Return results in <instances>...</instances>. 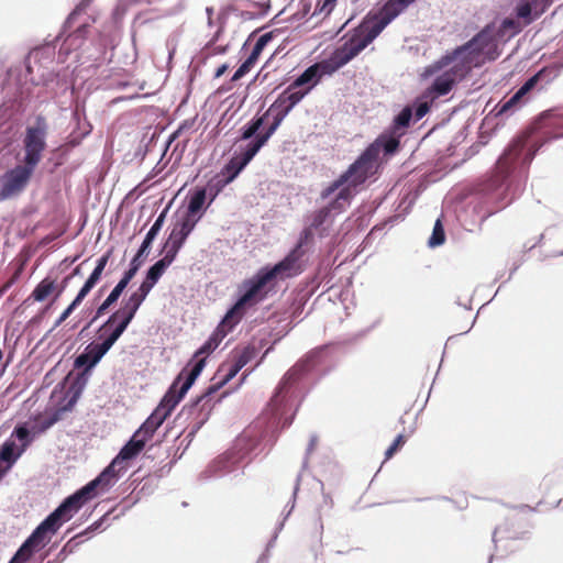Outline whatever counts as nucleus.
Listing matches in <instances>:
<instances>
[{
	"label": "nucleus",
	"mask_w": 563,
	"mask_h": 563,
	"mask_svg": "<svg viewBox=\"0 0 563 563\" xmlns=\"http://www.w3.org/2000/svg\"><path fill=\"white\" fill-rule=\"evenodd\" d=\"M91 2H77L74 10L67 15L58 35L51 42L31 49L24 58L10 66L0 82L2 102L12 110L22 112L33 98L36 86L48 87L57 80L58 74L53 68L57 52V63L66 62L68 55L78 48L86 38L89 27L96 22L90 11Z\"/></svg>",
	"instance_id": "1"
},
{
	"label": "nucleus",
	"mask_w": 563,
	"mask_h": 563,
	"mask_svg": "<svg viewBox=\"0 0 563 563\" xmlns=\"http://www.w3.org/2000/svg\"><path fill=\"white\" fill-rule=\"evenodd\" d=\"M334 367L335 362L330 346L322 345L309 351L283 375L267 404L273 427L282 424L280 430L271 431V448L276 443L279 433L292 423L308 394Z\"/></svg>",
	"instance_id": "2"
},
{
	"label": "nucleus",
	"mask_w": 563,
	"mask_h": 563,
	"mask_svg": "<svg viewBox=\"0 0 563 563\" xmlns=\"http://www.w3.org/2000/svg\"><path fill=\"white\" fill-rule=\"evenodd\" d=\"M536 156L533 145L527 140L515 137L497 158V174L490 176L481 187L478 203L484 210L481 222L510 205L525 189L528 169Z\"/></svg>",
	"instance_id": "3"
},
{
	"label": "nucleus",
	"mask_w": 563,
	"mask_h": 563,
	"mask_svg": "<svg viewBox=\"0 0 563 563\" xmlns=\"http://www.w3.org/2000/svg\"><path fill=\"white\" fill-rule=\"evenodd\" d=\"M313 240V233L303 229L294 247L276 263L260 267L252 276L242 280L227 308L225 319H241L249 310L264 302L275 291L279 280L294 278L306 269V246Z\"/></svg>",
	"instance_id": "4"
},
{
	"label": "nucleus",
	"mask_w": 563,
	"mask_h": 563,
	"mask_svg": "<svg viewBox=\"0 0 563 563\" xmlns=\"http://www.w3.org/2000/svg\"><path fill=\"white\" fill-rule=\"evenodd\" d=\"M413 2H376L360 21L350 30L344 42L334 52L344 65L358 56L379 34Z\"/></svg>",
	"instance_id": "5"
},
{
	"label": "nucleus",
	"mask_w": 563,
	"mask_h": 563,
	"mask_svg": "<svg viewBox=\"0 0 563 563\" xmlns=\"http://www.w3.org/2000/svg\"><path fill=\"white\" fill-rule=\"evenodd\" d=\"M498 40L495 35V22H489L475 33L468 41L446 51L437 60L426 66L420 73L421 80H428L431 76L442 70L456 59L460 64L468 66L474 58L490 54Z\"/></svg>",
	"instance_id": "6"
},
{
	"label": "nucleus",
	"mask_w": 563,
	"mask_h": 563,
	"mask_svg": "<svg viewBox=\"0 0 563 563\" xmlns=\"http://www.w3.org/2000/svg\"><path fill=\"white\" fill-rule=\"evenodd\" d=\"M268 428L258 431L256 434L252 432H243L239 435L230 450L213 460L209 466L199 474L200 481H209L211 478L222 477L233 471L245 460H252L257 455V449L263 440L268 437Z\"/></svg>",
	"instance_id": "7"
},
{
	"label": "nucleus",
	"mask_w": 563,
	"mask_h": 563,
	"mask_svg": "<svg viewBox=\"0 0 563 563\" xmlns=\"http://www.w3.org/2000/svg\"><path fill=\"white\" fill-rule=\"evenodd\" d=\"M274 107L275 101L263 114L257 112L239 130V137L236 141H246L245 144L240 146L243 147L252 157H255L262 147L267 144L268 140L280 126L284 119L290 113V110L286 107L279 106L275 109Z\"/></svg>",
	"instance_id": "8"
},
{
	"label": "nucleus",
	"mask_w": 563,
	"mask_h": 563,
	"mask_svg": "<svg viewBox=\"0 0 563 563\" xmlns=\"http://www.w3.org/2000/svg\"><path fill=\"white\" fill-rule=\"evenodd\" d=\"M91 496L85 494L81 487L66 496L31 532V540L45 548L57 533L59 528L69 521L85 505L91 501Z\"/></svg>",
	"instance_id": "9"
},
{
	"label": "nucleus",
	"mask_w": 563,
	"mask_h": 563,
	"mask_svg": "<svg viewBox=\"0 0 563 563\" xmlns=\"http://www.w3.org/2000/svg\"><path fill=\"white\" fill-rule=\"evenodd\" d=\"M227 312L221 318L216 330L208 336V339L194 352L191 357L188 360L186 365L179 371L174 378H180V385H186L192 378V386L201 375L202 371L207 365V358L212 354L223 338L232 332L235 327L243 320L245 314L241 319H225Z\"/></svg>",
	"instance_id": "10"
},
{
	"label": "nucleus",
	"mask_w": 563,
	"mask_h": 563,
	"mask_svg": "<svg viewBox=\"0 0 563 563\" xmlns=\"http://www.w3.org/2000/svg\"><path fill=\"white\" fill-rule=\"evenodd\" d=\"M191 387V379L189 383L181 386L180 378H174L159 399L157 406L134 432L139 433L143 439H146V441L150 442L156 430L172 415Z\"/></svg>",
	"instance_id": "11"
},
{
	"label": "nucleus",
	"mask_w": 563,
	"mask_h": 563,
	"mask_svg": "<svg viewBox=\"0 0 563 563\" xmlns=\"http://www.w3.org/2000/svg\"><path fill=\"white\" fill-rule=\"evenodd\" d=\"M223 387L224 386L220 380L210 384L200 395L191 398L177 415L175 421L180 419L189 421L188 433L185 438V440H188V444L209 420L216 405L213 395Z\"/></svg>",
	"instance_id": "12"
},
{
	"label": "nucleus",
	"mask_w": 563,
	"mask_h": 563,
	"mask_svg": "<svg viewBox=\"0 0 563 563\" xmlns=\"http://www.w3.org/2000/svg\"><path fill=\"white\" fill-rule=\"evenodd\" d=\"M253 158L239 145L220 172L212 176L205 186H198V188L205 192V196L212 203L220 192L239 177Z\"/></svg>",
	"instance_id": "13"
},
{
	"label": "nucleus",
	"mask_w": 563,
	"mask_h": 563,
	"mask_svg": "<svg viewBox=\"0 0 563 563\" xmlns=\"http://www.w3.org/2000/svg\"><path fill=\"white\" fill-rule=\"evenodd\" d=\"M48 123L43 114H37L33 124L25 128L23 144V164L36 169L47 147Z\"/></svg>",
	"instance_id": "14"
},
{
	"label": "nucleus",
	"mask_w": 563,
	"mask_h": 563,
	"mask_svg": "<svg viewBox=\"0 0 563 563\" xmlns=\"http://www.w3.org/2000/svg\"><path fill=\"white\" fill-rule=\"evenodd\" d=\"M470 71L471 67L460 64L457 59L452 62L449 66L433 75V80L423 90V97L434 101L440 97L446 96L459 82L466 78Z\"/></svg>",
	"instance_id": "15"
},
{
	"label": "nucleus",
	"mask_w": 563,
	"mask_h": 563,
	"mask_svg": "<svg viewBox=\"0 0 563 563\" xmlns=\"http://www.w3.org/2000/svg\"><path fill=\"white\" fill-rule=\"evenodd\" d=\"M35 169L16 164L0 175V202L19 197L29 186Z\"/></svg>",
	"instance_id": "16"
},
{
	"label": "nucleus",
	"mask_w": 563,
	"mask_h": 563,
	"mask_svg": "<svg viewBox=\"0 0 563 563\" xmlns=\"http://www.w3.org/2000/svg\"><path fill=\"white\" fill-rule=\"evenodd\" d=\"M376 159L377 148L374 144H371L338 176L340 181H342L344 186L352 188L364 184Z\"/></svg>",
	"instance_id": "17"
},
{
	"label": "nucleus",
	"mask_w": 563,
	"mask_h": 563,
	"mask_svg": "<svg viewBox=\"0 0 563 563\" xmlns=\"http://www.w3.org/2000/svg\"><path fill=\"white\" fill-rule=\"evenodd\" d=\"M560 74V67L555 65L543 66L533 76L528 78L511 96L503 99L511 103L519 111L528 101V93L533 88L541 89L544 84L551 82Z\"/></svg>",
	"instance_id": "18"
},
{
	"label": "nucleus",
	"mask_w": 563,
	"mask_h": 563,
	"mask_svg": "<svg viewBox=\"0 0 563 563\" xmlns=\"http://www.w3.org/2000/svg\"><path fill=\"white\" fill-rule=\"evenodd\" d=\"M292 3L294 2H288V5L279 10V12L274 16L273 21L276 23L289 21L291 23L300 24L302 21L307 22L308 20L317 18L321 13H324V16H328L332 13L338 2H317V7L309 18L308 15L311 10V2H297L296 11L292 12L289 16L280 19L283 14L292 8Z\"/></svg>",
	"instance_id": "19"
},
{
	"label": "nucleus",
	"mask_w": 563,
	"mask_h": 563,
	"mask_svg": "<svg viewBox=\"0 0 563 563\" xmlns=\"http://www.w3.org/2000/svg\"><path fill=\"white\" fill-rule=\"evenodd\" d=\"M132 323L118 310H114L96 330V339L110 349L119 341Z\"/></svg>",
	"instance_id": "20"
},
{
	"label": "nucleus",
	"mask_w": 563,
	"mask_h": 563,
	"mask_svg": "<svg viewBox=\"0 0 563 563\" xmlns=\"http://www.w3.org/2000/svg\"><path fill=\"white\" fill-rule=\"evenodd\" d=\"M126 472V466L118 465L115 461L111 462L91 481L81 486L85 494L95 499L101 492L110 489Z\"/></svg>",
	"instance_id": "21"
},
{
	"label": "nucleus",
	"mask_w": 563,
	"mask_h": 563,
	"mask_svg": "<svg viewBox=\"0 0 563 563\" xmlns=\"http://www.w3.org/2000/svg\"><path fill=\"white\" fill-rule=\"evenodd\" d=\"M126 472V466L118 465L115 461L111 462L91 481L81 486L85 494L95 499L101 492L110 489Z\"/></svg>",
	"instance_id": "22"
},
{
	"label": "nucleus",
	"mask_w": 563,
	"mask_h": 563,
	"mask_svg": "<svg viewBox=\"0 0 563 563\" xmlns=\"http://www.w3.org/2000/svg\"><path fill=\"white\" fill-rule=\"evenodd\" d=\"M170 206L167 205L156 217L154 223L146 232L143 241L141 242L140 246L137 247L135 254L130 260V265L134 266L136 269H141L144 265L145 261L147 260L151 250L153 247V243L156 240L157 235L159 234L162 228L164 227L166 217L168 214Z\"/></svg>",
	"instance_id": "23"
},
{
	"label": "nucleus",
	"mask_w": 563,
	"mask_h": 563,
	"mask_svg": "<svg viewBox=\"0 0 563 563\" xmlns=\"http://www.w3.org/2000/svg\"><path fill=\"white\" fill-rule=\"evenodd\" d=\"M274 37L275 31L265 32L257 37L247 57L239 65L231 76L230 84L239 81L250 73L257 63L262 52L274 40Z\"/></svg>",
	"instance_id": "24"
},
{
	"label": "nucleus",
	"mask_w": 563,
	"mask_h": 563,
	"mask_svg": "<svg viewBox=\"0 0 563 563\" xmlns=\"http://www.w3.org/2000/svg\"><path fill=\"white\" fill-rule=\"evenodd\" d=\"M541 129L551 141L563 137V106L548 109L540 113Z\"/></svg>",
	"instance_id": "25"
},
{
	"label": "nucleus",
	"mask_w": 563,
	"mask_h": 563,
	"mask_svg": "<svg viewBox=\"0 0 563 563\" xmlns=\"http://www.w3.org/2000/svg\"><path fill=\"white\" fill-rule=\"evenodd\" d=\"M147 443L146 439H143L139 433L133 432L112 460L115 461L118 465L128 467V464L136 460L144 451Z\"/></svg>",
	"instance_id": "26"
},
{
	"label": "nucleus",
	"mask_w": 563,
	"mask_h": 563,
	"mask_svg": "<svg viewBox=\"0 0 563 563\" xmlns=\"http://www.w3.org/2000/svg\"><path fill=\"white\" fill-rule=\"evenodd\" d=\"M553 2H516L512 13L523 27L538 20Z\"/></svg>",
	"instance_id": "27"
},
{
	"label": "nucleus",
	"mask_w": 563,
	"mask_h": 563,
	"mask_svg": "<svg viewBox=\"0 0 563 563\" xmlns=\"http://www.w3.org/2000/svg\"><path fill=\"white\" fill-rule=\"evenodd\" d=\"M211 202L205 196V192L198 187L191 189L186 196V209L181 212L196 221H200Z\"/></svg>",
	"instance_id": "28"
},
{
	"label": "nucleus",
	"mask_w": 563,
	"mask_h": 563,
	"mask_svg": "<svg viewBox=\"0 0 563 563\" xmlns=\"http://www.w3.org/2000/svg\"><path fill=\"white\" fill-rule=\"evenodd\" d=\"M152 290L140 284L136 290L121 300L120 307L117 309L124 317L133 321L142 303L145 301Z\"/></svg>",
	"instance_id": "29"
},
{
	"label": "nucleus",
	"mask_w": 563,
	"mask_h": 563,
	"mask_svg": "<svg viewBox=\"0 0 563 563\" xmlns=\"http://www.w3.org/2000/svg\"><path fill=\"white\" fill-rule=\"evenodd\" d=\"M85 388L86 387L80 385L79 383L73 382L68 387L66 395L57 400L55 407L52 410L54 411V413H57L59 420H62L63 416L66 412H70L74 410L78 400L82 396Z\"/></svg>",
	"instance_id": "30"
},
{
	"label": "nucleus",
	"mask_w": 563,
	"mask_h": 563,
	"mask_svg": "<svg viewBox=\"0 0 563 563\" xmlns=\"http://www.w3.org/2000/svg\"><path fill=\"white\" fill-rule=\"evenodd\" d=\"M266 341L260 340L257 342H250L244 346H236L230 353V360L235 366L242 369L245 365H247L252 360H254L260 351L265 346Z\"/></svg>",
	"instance_id": "31"
},
{
	"label": "nucleus",
	"mask_w": 563,
	"mask_h": 563,
	"mask_svg": "<svg viewBox=\"0 0 563 563\" xmlns=\"http://www.w3.org/2000/svg\"><path fill=\"white\" fill-rule=\"evenodd\" d=\"M139 273V269H136L132 265H128V268L122 273L120 279L114 285V287L111 289V291L108 294V296L101 301V303L110 310L120 299V297L123 295L125 289L128 288L131 280L135 277V275Z\"/></svg>",
	"instance_id": "32"
},
{
	"label": "nucleus",
	"mask_w": 563,
	"mask_h": 563,
	"mask_svg": "<svg viewBox=\"0 0 563 563\" xmlns=\"http://www.w3.org/2000/svg\"><path fill=\"white\" fill-rule=\"evenodd\" d=\"M55 288L56 279L47 275L35 285L26 301L32 300L34 302H44L45 300H48L47 302H53V306H55L57 301L55 300Z\"/></svg>",
	"instance_id": "33"
},
{
	"label": "nucleus",
	"mask_w": 563,
	"mask_h": 563,
	"mask_svg": "<svg viewBox=\"0 0 563 563\" xmlns=\"http://www.w3.org/2000/svg\"><path fill=\"white\" fill-rule=\"evenodd\" d=\"M172 264L170 261L162 256L144 271L141 284L152 290Z\"/></svg>",
	"instance_id": "34"
},
{
	"label": "nucleus",
	"mask_w": 563,
	"mask_h": 563,
	"mask_svg": "<svg viewBox=\"0 0 563 563\" xmlns=\"http://www.w3.org/2000/svg\"><path fill=\"white\" fill-rule=\"evenodd\" d=\"M309 93V89H299L290 82L275 99V108L283 106L292 110Z\"/></svg>",
	"instance_id": "35"
},
{
	"label": "nucleus",
	"mask_w": 563,
	"mask_h": 563,
	"mask_svg": "<svg viewBox=\"0 0 563 563\" xmlns=\"http://www.w3.org/2000/svg\"><path fill=\"white\" fill-rule=\"evenodd\" d=\"M23 453V449L19 448L15 440L5 439L0 445V462L3 464V468L9 472Z\"/></svg>",
	"instance_id": "36"
},
{
	"label": "nucleus",
	"mask_w": 563,
	"mask_h": 563,
	"mask_svg": "<svg viewBox=\"0 0 563 563\" xmlns=\"http://www.w3.org/2000/svg\"><path fill=\"white\" fill-rule=\"evenodd\" d=\"M522 30V24L511 12L508 16L500 20L498 26L495 25V35L498 41H503L505 38L510 40L518 35Z\"/></svg>",
	"instance_id": "37"
},
{
	"label": "nucleus",
	"mask_w": 563,
	"mask_h": 563,
	"mask_svg": "<svg viewBox=\"0 0 563 563\" xmlns=\"http://www.w3.org/2000/svg\"><path fill=\"white\" fill-rule=\"evenodd\" d=\"M186 241V239L170 230L168 236L161 244L159 254H162L164 258L174 263Z\"/></svg>",
	"instance_id": "38"
},
{
	"label": "nucleus",
	"mask_w": 563,
	"mask_h": 563,
	"mask_svg": "<svg viewBox=\"0 0 563 563\" xmlns=\"http://www.w3.org/2000/svg\"><path fill=\"white\" fill-rule=\"evenodd\" d=\"M321 81L318 63L308 66L302 73L297 75L294 80V87L299 89H309V92Z\"/></svg>",
	"instance_id": "39"
},
{
	"label": "nucleus",
	"mask_w": 563,
	"mask_h": 563,
	"mask_svg": "<svg viewBox=\"0 0 563 563\" xmlns=\"http://www.w3.org/2000/svg\"><path fill=\"white\" fill-rule=\"evenodd\" d=\"M74 368L82 369L78 373L74 379V382L79 383L82 386H87L93 369L96 366H92V358L88 356V353L82 351L79 353L74 360Z\"/></svg>",
	"instance_id": "40"
},
{
	"label": "nucleus",
	"mask_w": 563,
	"mask_h": 563,
	"mask_svg": "<svg viewBox=\"0 0 563 563\" xmlns=\"http://www.w3.org/2000/svg\"><path fill=\"white\" fill-rule=\"evenodd\" d=\"M43 548L29 536L15 551L9 563H27L33 555L41 552Z\"/></svg>",
	"instance_id": "41"
},
{
	"label": "nucleus",
	"mask_w": 563,
	"mask_h": 563,
	"mask_svg": "<svg viewBox=\"0 0 563 563\" xmlns=\"http://www.w3.org/2000/svg\"><path fill=\"white\" fill-rule=\"evenodd\" d=\"M11 439L19 442V448L23 449V452L33 443V441L37 438L35 431L32 429L30 423H18L12 432Z\"/></svg>",
	"instance_id": "42"
},
{
	"label": "nucleus",
	"mask_w": 563,
	"mask_h": 563,
	"mask_svg": "<svg viewBox=\"0 0 563 563\" xmlns=\"http://www.w3.org/2000/svg\"><path fill=\"white\" fill-rule=\"evenodd\" d=\"M412 124H415V120L411 117V110L406 106L394 115L391 123L389 125V131L398 136H402L407 129H409Z\"/></svg>",
	"instance_id": "43"
},
{
	"label": "nucleus",
	"mask_w": 563,
	"mask_h": 563,
	"mask_svg": "<svg viewBox=\"0 0 563 563\" xmlns=\"http://www.w3.org/2000/svg\"><path fill=\"white\" fill-rule=\"evenodd\" d=\"M310 298L311 294H308L307 291H301L300 289H297L295 292L291 294V296L288 299V312L292 320L300 317Z\"/></svg>",
	"instance_id": "44"
},
{
	"label": "nucleus",
	"mask_w": 563,
	"mask_h": 563,
	"mask_svg": "<svg viewBox=\"0 0 563 563\" xmlns=\"http://www.w3.org/2000/svg\"><path fill=\"white\" fill-rule=\"evenodd\" d=\"M517 111L512 108L511 103L507 102L503 98L489 110V113L486 117V120L495 119L497 120L496 125H500L504 121L511 115H514Z\"/></svg>",
	"instance_id": "45"
},
{
	"label": "nucleus",
	"mask_w": 563,
	"mask_h": 563,
	"mask_svg": "<svg viewBox=\"0 0 563 563\" xmlns=\"http://www.w3.org/2000/svg\"><path fill=\"white\" fill-rule=\"evenodd\" d=\"M409 208H410V206H407L404 212L389 216L383 222L375 224L369 230V232L366 234L363 243L364 244L371 243L372 240L375 238V235L378 232H383L386 227H393L397 222L402 221L405 219V217L409 213Z\"/></svg>",
	"instance_id": "46"
},
{
	"label": "nucleus",
	"mask_w": 563,
	"mask_h": 563,
	"mask_svg": "<svg viewBox=\"0 0 563 563\" xmlns=\"http://www.w3.org/2000/svg\"><path fill=\"white\" fill-rule=\"evenodd\" d=\"M431 102L429 98L423 97V92L417 97L411 103L406 107L411 110V117L415 123L424 118L431 110Z\"/></svg>",
	"instance_id": "47"
},
{
	"label": "nucleus",
	"mask_w": 563,
	"mask_h": 563,
	"mask_svg": "<svg viewBox=\"0 0 563 563\" xmlns=\"http://www.w3.org/2000/svg\"><path fill=\"white\" fill-rule=\"evenodd\" d=\"M399 139L400 136H398V134L394 136L388 134L387 131H385L376 139L375 143L373 144L379 146L385 154L395 155L396 153H398L400 148Z\"/></svg>",
	"instance_id": "48"
},
{
	"label": "nucleus",
	"mask_w": 563,
	"mask_h": 563,
	"mask_svg": "<svg viewBox=\"0 0 563 563\" xmlns=\"http://www.w3.org/2000/svg\"><path fill=\"white\" fill-rule=\"evenodd\" d=\"M135 473L132 474L131 481H130V487H132V494H135V496L141 500L142 497L148 496L153 494L154 492V485L151 478H139L134 477Z\"/></svg>",
	"instance_id": "49"
},
{
	"label": "nucleus",
	"mask_w": 563,
	"mask_h": 563,
	"mask_svg": "<svg viewBox=\"0 0 563 563\" xmlns=\"http://www.w3.org/2000/svg\"><path fill=\"white\" fill-rule=\"evenodd\" d=\"M352 187L343 186L341 187L334 197L328 202L330 209L334 210V213H340L344 210V206L350 203L353 194L351 190Z\"/></svg>",
	"instance_id": "50"
},
{
	"label": "nucleus",
	"mask_w": 563,
	"mask_h": 563,
	"mask_svg": "<svg viewBox=\"0 0 563 563\" xmlns=\"http://www.w3.org/2000/svg\"><path fill=\"white\" fill-rule=\"evenodd\" d=\"M253 8L241 11L240 16L243 21L261 20L265 18L272 8V2H252Z\"/></svg>",
	"instance_id": "51"
},
{
	"label": "nucleus",
	"mask_w": 563,
	"mask_h": 563,
	"mask_svg": "<svg viewBox=\"0 0 563 563\" xmlns=\"http://www.w3.org/2000/svg\"><path fill=\"white\" fill-rule=\"evenodd\" d=\"M253 8L241 11L240 16L243 21L261 20L265 18L272 8V2H252Z\"/></svg>",
	"instance_id": "52"
},
{
	"label": "nucleus",
	"mask_w": 563,
	"mask_h": 563,
	"mask_svg": "<svg viewBox=\"0 0 563 563\" xmlns=\"http://www.w3.org/2000/svg\"><path fill=\"white\" fill-rule=\"evenodd\" d=\"M446 241V234L444 229V223L442 216H440L434 224L431 232V235L429 236L427 241V245L429 249H437L439 246H442Z\"/></svg>",
	"instance_id": "53"
},
{
	"label": "nucleus",
	"mask_w": 563,
	"mask_h": 563,
	"mask_svg": "<svg viewBox=\"0 0 563 563\" xmlns=\"http://www.w3.org/2000/svg\"><path fill=\"white\" fill-rule=\"evenodd\" d=\"M344 66L345 65L339 58L334 51L330 54L328 58L323 59L320 64H318L319 74L321 75V78L323 76H332L334 73H336Z\"/></svg>",
	"instance_id": "54"
},
{
	"label": "nucleus",
	"mask_w": 563,
	"mask_h": 563,
	"mask_svg": "<svg viewBox=\"0 0 563 563\" xmlns=\"http://www.w3.org/2000/svg\"><path fill=\"white\" fill-rule=\"evenodd\" d=\"M73 147L74 146H71V143L68 141L67 143L60 144L51 151V156L47 161L53 164V172L65 164Z\"/></svg>",
	"instance_id": "55"
},
{
	"label": "nucleus",
	"mask_w": 563,
	"mask_h": 563,
	"mask_svg": "<svg viewBox=\"0 0 563 563\" xmlns=\"http://www.w3.org/2000/svg\"><path fill=\"white\" fill-rule=\"evenodd\" d=\"M111 349L97 340L88 343L84 351L92 358V366H97Z\"/></svg>",
	"instance_id": "56"
},
{
	"label": "nucleus",
	"mask_w": 563,
	"mask_h": 563,
	"mask_svg": "<svg viewBox=\"0 0 563 563\" xmlns=\"http://www.w3.org/2000/svg\"><path fill=\"white\" fill-rule=\"evenodd\" d=\"M197 224L198 221L181 213L174 224L172 231L187 240Z\"/></svg>",
	"instance_id": "57"
},
{
	"label": "nucleus",
	"mask_w": 563,
	"mask_h": 563,
	"mask_svg": "<svg viewBox=\"0 0 563 563\" xmlns=\"http://www.w3.org/2000/svg\"><path fill=\"white\" fill-rule=\"evenodd\" d=\"M334 213V210L330 209L327 205L318 210H316L310 219L308 229L313 230H324V224L329 220V218Z\"/></svg>",
	"instance_id": "58"
},
{
	"label": "nucleus",
	"mask_w": 563,
	"mask_h": 563,
	"mask_svg": "<svg viewBox=\"0 0 563 563\" xmlns=\"http://www.w3.org/2000/svg\"><path fill=\"white\" fill-rule=\"evenodd\" d=\"M321 484V489H322V504L318 506L317 508V515H318V518H317V521H316V526H317V529H318V541L320 543V547H322V532H323V522H322V519H321V515H322V510L323 508H327L328 510H331L333 508V499L330 495V493H325L324 489H323V483L320 482Z\"/></svg>",
	"instance_id": "59"
},
{
	"label": "nucleus",
	"mask_w": 563,
	"mask_h": 563,
	"mask_svg": "<svg viewBox=\"0 0 563 563\" xmlns=\"http://www.w3.org/2000/svg\"><path fill=\"white\" fill-rule=\"evenodd\" d=\"M334 250V242L331 243L329 251L325 255H323L317 266V271L323 275L324 277H328V282H331L333 278V265L335 263V257L332 256Z\"/></svg>",
	"instance_id": "60"
},
{
	"label": "nucleus",
	"mask_w": 563,
	"mask_h": 563,
	"mask_svg": "<svg viewBox=\"0 0 563 563\" xmlns=\"http://www.w3.org/2000/svg\"><path fill=\"white\" fill-rule=\"evenodd\" d=\"M59 421V417L57 413H54L53 410H51L46 417H44L41 420H36L31 424L32 429L35 431L36 435H41L45 433L48 429H51L55 423Z\"/></svg>",
	"instance_id": "61"
},
{
	"label": "nucleus",
	"mask_w": 563,
	"mask_h": 563,
	"mask_svg": "<svg viewBox=\"0 0 563 563\" xmlns=\"http://www.w3.org/2000/svg\"><path fill=\"white\" fill-rule=\"evenodd\" d=\"M113 254V247L108 249L97 261L96 265L92 269V272L89 274V277L95 279L96 282H100L102 277V273L109 263V260L111 258Z\"/></svg>",
	"instance_id": "62"
},
{
	"label": "nucleus",
	"mask_w": 563,
	"mask_h": 563,
	"mask_svg": "<svg viewBox=\"0 0 563 563\" xmlns=\"http://www.w3.org/2000/svg\"><path fill=\"white\" fill-rule=\"evenodd\" d=\"M92 130L91 124L87 121V123H81L80 128L77 125L71 131V133L68 136L69 143H71V146H77L81 143V141L87 137Z\"/></svg>",
	"instance_id": "63"
},
{
	"label": "nucleus",
	"mask_w": 563,
	"mask_h": 563,
	"mask_svg": "<svg viewBox=\"0 0 563 563\" xmlns=\"http://www.w3.org/2000/svg\"><path fill=\"white\" fill-rule=\"evenodd\" d=\"M321 282L329 283L328 277H324L316 269V273L312 276L308 277L306 284L299 289L301 291H307L308 294H311L312 297L314 292L318 290Z\"/></svg>",
	"instance_id": "64"
}]
</instances>
